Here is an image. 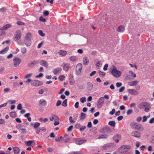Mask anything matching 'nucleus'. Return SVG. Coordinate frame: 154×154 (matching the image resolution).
Returning a JSON list of instances; mask_svg holds the SVG:
<instances>
[{
  "instance_id": "48",
  "label": "nucleus",
  "mask_w": 154,
  "mask_h": 154,
  "mask_svg": "<svg viewBox=\"0 0 154 154\" xmlns=\"http://www.w3.org/2000/svg\"><path fill=\"white\" fill-rule=\"evenodd\" d=\"M61 104V101L60 100H59L57 101V103H56V106H58L60 105Z\"/></svg>"
},
{
  "instance_id": "4",
  "label": "nucleus",
  "mask_w": 154,
  "mask_h": 154,
  "mask_svg": "<svg viewBox=\"0 0 154 154\" xmlns=\"http://www.w3.org/2000/svg\"><path fill=\"white\" fill-rule=\"evenodd\" d=\"M31 34L30 33H28L26 35L24 42L26 45L28 46H29L31 44Z\"/></svg>"
},
{
  "instance_id": "51",
  "label": "nucleus",
  "mask_w": 154,
  "mask_h": 154,
  "mask_svg": "<svg viewBox=\"0 0 154 154\" xmlns=\"http://www.w3.org/2000/svg\"><path fill=\"white\" fill-rule=\"evenodd\" d=\"M72 116H70L69 117V122L71 123H74L75 122V121L74 120H72Z\"/></svg>"
},
{
  "instance_id": "28",
  "label": "nucleus",
  "mask_w": 154,
  "mask_h": 154,
  "mask_svg": "<svg viewBox=\"0 0 154 154\" xmlns=\"http://www.w3.org/2000/svg\"><path fill=\"white\" fill-rule=\"evenodd\" d=\"M86 117V114L82 112L80 116L79 117V119L80 120H82L85 119Z\"/></svg>"
},
{
  "instance_id": "60",
  "label": "nucleus",
  "mask_w": 154,
  "mask_h": 154,
  "mask_svg": "<svg viewBox=\"0 0 154 154\" xmlns=\"http://www.w3.org/2000/svg\"><path fill=\"white\" fill-rule=\"evenodd\" d=\"M10 91V89L8 88H5L3 90L4 92L5 93L9 92Z\"/></svg>"
},
{
  "instance_id": "7",
  "label": "nucleus",
  "mask_w": 154,
  "mask_h": 154,
  "mask_svg": "<svg viewBox=\"0 0 154 154\" xmlns=\"http://www.w3.org/2000/svg\"><path fill=\"white\" fill-rule=\"evenodd\" d=\"M13 61L14 62V66L15 67L19 66L21 61V60L18 57L14 58Z\"/></svg>"
},
{
  "instance_id": "29",
  "label": "nucleus",
  "mask_w": 154,
  "mask_h": 154,
  "mask_svg": "<svg viewBox=\"0 0 154 154\" xmlns=\"http://www.w3.org/2000/svg\"><path fill=\"white\" fill-rule=\"evenodd\" d=\"M108 124L111 126L112 127L114 128L115 127V122L114 121H111L109 122Z\"/></svg>"
},
{
  "instance_id": "24",
  "label": "nucleus",
  "mask_w": 154,
  "mask_h": 154,
  "mask_svg": "<svg viewBox=\"0 0 154 154\" xmlns=\"http://www.w3.org/2000/svg\"><path fill=\"white\" fill-rule=\"evenodd\" d=\"M9 47L8 46L6 47L5 49L0 51V54H2L6 53L9 50Z\"/></svg>"
},
{
  "instance_id": "21",
  "label": "nucleus",
  "mask_w": 154,
  "mask_h": 154,
  "mask_svg": "<svg viewBox=\"0 0 154 154\" xmlns=\"http://www.w3.org/2000/svg\"><path fill=\"white\" fill-rule=\"evenodd\" d=\"M39 104L40 105L44 106L46 104L47 102L45 100L42 99L40 100Z\"/></svg>"
},
{
  "instance_id": "39",
  "label": "nucleus",
  "mask_w": 154,
  "mask_h": 154,
  "mask_svg": "<svg viewBox=\"0 0 154 154\" xmlns=\"http://www.w3.org/2000/svg\"><path fill=\"white\" fill-rule=\"evenodd\" d=\"M107 136L106 135H102L99 136L98 139L106 138L107 137Z\"/></svg>"
},
{
  "instance_id": "16",
  "label": "nucleus",
  "mask_w": 154,
  "mask_h": 154,
  "mask_svg": "<svg viewBox=\"0 0 154 154\" xmlns=\"http://www.w3.org/2000/svg\"><path fill=\"white\" fill-rule=\"evenodd\" d=\"M39 63L40 65L43 66L47 67L48 66V64L46 61L44 60H42L40 61Z\"/></svg>"
},
{
  "instance_id": "64",
  "label": "nucleus",
  "mask_w": 154,
  "mask_h": 154,
  "mask_svg": "<svg viewBox=\"0 0 154 154\" xmlns=\"http://www.w3.org/2000/svg\"><path fill=\"white\" fill-rule=\"evenodd\" d=\"M86 128V127L85 126H82L80 128V130L81 131H83Z\"/></svg>"
},
{
  "instance_id": "58",
  "label": "nucleus",
  "mask_w": 154,
  "mask_h": 154,
  "mask_svg": "<svg viewBox=\"0 0 154 154\" xmlns=\"http://www.w3.org/2000/svg\"><path fill=\"white\" fill-rule=\"evenodd\" d=\"M92 123H91V122H89L87 125V127L88 128H91L92 127Z\"/></svg>"
},
{
  "instance_id": "22",
  "label": "nucleus",
  "mask_w": 154,
  "mask_h": 154,
  "mask_svg": "<svg viewBox=\"0 0 154 154\" xmlns=\"http://www.w3.org/2000/svg\"><path fill=\"white\" fill-rule=\"evenodd\" d=\"M121 136L119 134L115 135L113 137L114 140L115 141L116 143H118L119 142V139H120Z\"/></svg>"
},
{
  "instance_id": "43",
  "label": "nucleus",
  "mask_w": 154,
  "mask_h": 154,
  "mask_svg": "<svg viewBox=\"0 0 154 154\" xmlns=\"http://www.w3.org/2000/svg\"><path fill=\"white\" fill-rule=\"evenodd\" d=\"M38 33L39 34L42 36H44L45 35V34L43 33V31L42 30H39L38 31Z\"/></svg>"
},
{
  "instance_id": "52",
  "label": "nucleus",
  "mask_w": 154,
  "mask_h": 154,
  "mask_svg": "<svg viewBox=\"0 0 154 154\" xmlns=\"http://www.w3.org/2000/svg\"><path fill=\"white\" fill-rule=\"evenodd\" d=\"M136 123L134 122H131L130 124V125L131 127H133L134 128L136 125Z\"/></svg>"
},
{
  "instance_id": "61",
  "label": "nucleus",
  "mask_w": 154,
  "mask_h": 154,
  "mask_svg": "<svg viewBox=\"0 0 154 154\" xmlns=\"http://www.w3.org/2000/svg\"><path fill=\"white\" fill-rule=\"evenodd\" d=\"M125 89V87H121L119 90V92H122L124 91V89Z\"/></svg>"
},
{
  "instance_id": "30",
  "label": "nucleus",
  "mask_w": 154,
  "mask_h": 154,
  "mask_svg": "<svg viewBox=\"0 0 154 154\" xmlns=\"http://www.w3.org/2000/svg\"><path fill=\"white\" fill-rule=\"evenodd\" d=\"M33 143H35V142L34 141L29 140L26 142V144L27 146H31V144Z\"/></svg>"
},
{
  "instance_id": "19",
  "label": "nucleus",
  "mask_w": 154,
  "mask_h": 154,
  "mask_svg": "<svg viewBox=\"0 0 154 154\" xmlns=\"http://www.w3.org/2000/svg\"><path fill=\"white\" fill-rule=\"evenodd\" d=\"M13 149L14 154H19L20 151V148L18 147H14Z\"/></svg>"
},
{
  "instance_id": "33",
  "label": "nucleus",
  "mask_w": 154,
  "mask_h": 154,
  "mask_svg": "<svg viewBox=\"0 0 154 154\" xmlns=\"http://www.w3.org/2000/svg\"><path fill=\"white\" fill-rule=\"evenodd\" d=\"M10 116L12 118H14L16 116V114L14 112H10Z\"/></svg>"
},
{
  "instance_id": "37",
  "label": "nucleus",
  "mask_w": 154,
  "mask_h": 154,
  "mask_svg": "<svg viewBox=\"0 0 154 154\" xmlns=\"http://www.w3.org/2000/svg\"><path fill=\"white\" fill-rule=\"evenodd\" d=\"M80 101L82 103H84L86 101V97H82L80 98Z\"/></svg>"
},
{
  "instance_id": "35",
  "label": "nucleus",
  "mask_w": 154,
  "mask_h": 154,
  "mask_svg": "<svg viewBox=\"0 0 154 154\" xmlns=\"http://www.w3.org/2000/svg\"><path fill=\"white\" fill-rule=\"evenodd\" d=\"M21 51L23 54H25L26 53V49L25 47L21 49Z\"/></svg>"
},
{
  "instance_id": "20",
  "label": "nucleus",
  "mask_w": 154,
  "mask_h": 154,
  "mask_svg": "<svg viewBox=\"0 0 154 154\" xmlns=\"http://www.w3.org/2000/svg\"><path fill=\"white\" fill-rule=\"evenodd\" d=\"M138 83L139 82L138 81L135 80L129 82L128 85L130 86H134L137 85Z\"/></svg>"
},
{
  "instance_id": "2",
  "label": "nucleus",
  "mask_w": 154,
  "mask_h": 154,
  "mask_svg": "<svg viewBox=\"0 0 154 154\" xmlns=\"http://www.w3.org/2000/svg\"><path fill=\"white\" fill-rule=\"evenodd\" d=\"M111 73L114 77L116 78L120 77L122 74L121 72L120 71L118 70L114 66H113L112 70Z\"/></svg>"
},
{
  "instance_id": "40",
  "label": "nucleus",
  "mask_w": 154,
  "mask_h": 154,
  "mask_svg": "<svg viewBox=\"0 0 154 154\" xmlns=\"http://www.w3.org/2000/svg\"><path fill=\"white\" fill-rule=\"evenodd\" d=\"M99 75L100 76L103 78L104 77L105 75V73L102 72H99Z\"/></svg>"
},
{
  "instance_id": "57",
  "label": "nucleus",
  "mask_w": 154,
  "mask_h": 154,
  "mask_svg": "<svg viewBox=\"0 0 154 154\" xmlns=\"http://www.w3.org/2000/svg\"><path fill=\"white\" fill-rule=\"evenodd\" d=\"M115 112V110L114 109H113L112 110V111L109 112V114L113 115L114 114V113Z\"/></svg>"
},
{
  "instance_id": "6",
  "label": "nucleus",
  "mask_w": 154,
  "mask_h": 154,
  "mask_svg": "<svg viewBox=\"0 0 154 154\" xmlns=\"http://www.w3.org/2000/svg\"><path fill=\"white\" fill-rule=\"evenodd\" d=\"M131 135L136 138H139L140 137L141 134L140 132L138 131H134L131 133Z\"/></svg>"
},
{
  "instance_id": "12",
  "label": "nucleus",
  "mask_w": 154,
  "mask_h": 154,
  "mask_svg": "<svg viewBox=\"0 0 154 154\" xmlns=\"http://www.w3.org/2000/svg\"><path fill=\"white\" fill-rule=\"evenodd\" d=\"M16 127L18 129L21 130L23 133H26V130L24 128V126L21 125L20 124H18L17 126Z\"/></svg>"
},
{
  "instance_id": "53",
  "label": "nucleus",
  "mask_w": 154,
  "mask_h": 154,
  "mask_svg": "<svg viewBox=\"0 0 154 154\" xmlns=\"http://www.w3.org/2000/svg\"><path fill=\"white\" fill-rule=\"evenodd\" d=\"M5 124V121L2 119H0V124L4 125Z\"/></svg>"
},
{
  "instance_id": "41",
  "label": "nucleus",
  "mask_w": 154,
  "mask_h": 154,
  "mask_svg": "<svg viewBox=\"0 0 154 154\" xmlns=\"http://www.w3.org/2000/svg\"><path fill=\"white\" fill-rule=\"evenodd\" d=\"M11 27V25L9 24H7L3 27V29L5 30Z\"/></svg>"
},
{
  "instance_id": "32",
  "label": "nucleus",
  "mask_w": 154,
  "mask_h": 154,
  "mask_svg": "<svg viewBox=\"0 0 154 154\" xmlns=\"http://www.w3.org/2000/svg\"><path fill=\"white\" fill-rule=\"evenodd\" d=\"M69 59L72 61H74L77 60V58L76 56H73L70 57Z\"/></svg>"
},
{
  "instance_id": "54",
  "label": "nucleus",
  "mask_w": 154,
  "mask_h": 154,
  "mask_svg": "<svg viewBox=\"0 0 154 154\" xmlns=\"http://www.w3.org/2000/svg\"><path fill=\"white\" fill-rule=\"evenodd\" d=\"M54 120L55 121H58L59 120V118L57 116L55 115H54Z\"/></svg>"
},
{
  "instance_id": "44",
  "label": "nucleus",
  "mask_w": 154,
  "mask_h": 154,
  "mask_svg": "<svg viewBox=\"0 0 154 154\" xmlns=\"http://www.w3.org/2000/svg\"><path fill=\"white\" fill-rule=\"evenodd\" d=\"M96 67L97 69H99L100 67V61H98L96 65Z\"/></svg>"
},
{
  "instance_id": "45",
  "label": "nucleus",
  "mask_w": 154,
  "mask_h": 154,
  "mask_svg": "<svg viewBox=\"0 0 154 154\" xmlns=\"http://www.w3.org/2000/svg\"><path fill=\"white\" fill-rule=\"evenodd\" d=\"M32 75V73H30L26 75L24 77V78L25 79H27V78L30 77Z\"/></svg>"
},
{
  "instance_id": "13",
  "label": "nucleus",
  "mask_w": 154,
  "mask_h": 154,
  "mask_svg": "<svg viewBox=\"0 0 154 154\" xmlns=\"http://www.w3.org/2000/svg\"><path fill=\"white\" fill-rule=\"evenodd\" d=\"M134 128L135 129L141 131H143L144 129L143 128L141 125L137 123H136V125Z\"/></svg>"
},
{
  "instance_id": "1",
  "label": "nucleus",
  "mask_w": 154,
  "mask_h": 154,
  "mask_svg": "<svg viewBox=\"0 0 154 154\" xmlns=\"http://www.w3.org/2000/svg\"><path fill=\"white\" fill-rule=\"evenodd\" d=\"M130 149V146L123 145L119 148L118 151L120 154H124Z\"/></svg>"
},
{
  "instance_id": "26",
  "label": "nucleus",
  "mask_w": 154,
  "mask_h": 154,
  "mask_svg": "<svg viewBox=\"0 0 154 154\" xmlns=\"http://www.w3.org/2000/svg\"><path fill=\"white\" fill-rule=\"evenodd\" d=\"M83 63L84 65H86L88 63L89 60L87 58V57H85L83 58Z\"/></svg>"
},
{
  "instance_id": "47",
  "label": "nucleus",
  "mask_w": 154,
  "mask_h": 154,
  "mask_svg": "<svg viewBox=\"0 0 154 154\" xmlns=\"http://www.w3.org/2000/svg\"><path fill=\"white\" fill-rule=\"evenodd\" d=\"M43 14L45 16H47L49 15V12L48 11H46L43 12Z\"/></svg>"
},
{
  "instance_id": "62",
  "label": "nucleus",
  "mask_w": 154,
  "mask_h": 154,
  "mask_svg": "<svg viewBox=\"0 0 154 154\" xmlns=\"http://www.w3.org/2000/svg\"><path fill=\"white\" fill-rule=\"evenodd\" d=\"M108 67V64H106L104 65V66L103 68V69L105 71L107 69Z\"/></svg>"
},
{
  "instance_id": "63",
  "label": "nucleus",
  "mask_w": 154,
  "mask_h": 154,
  "mask_svg": "<svg viewBox=\"0 0 154 154\" xmlns=\"http://www.w3.org/2000/svg\"><path fill=\"white\" fill-rule=\"evenodd\" d=\"M147 119V117L146 116H144L143 117V119L142 120L143 122H146Z\"/></svg>"
},
{
  "instance_id": "55",
  "label": "nucleus",
  "mask_w": 154,
  "mask_h": 154,
  "mask_svg": "<svg viewBox=\"0 0 154 154\" xmlns=\"http://www.w3.org/2000/svg\"><path fill=\"white\" fill-rule=\"evenodd\" d=\"M17 108L18 110H20L22 108V104L21 103H19L17 106Z\"/></svg>"
},
{
  "instance_id": "50",
  "label": "nucleus",
  "mask_w": 154,
  "mask_h": 154,
  "mask_svg": "<svg viewBox=\"0 0 154 154\" xmlns=\"http://www.w3.org/2000/svg\"><path fill=\"white\" fill-rule=\"evenodd\" d=\"M122 85V83L120 82H117L116 84V87L119 88Z\"/></svg>"
},
{
  "instance_id": "9",
  "label": "nucleus",
  "mask_w": 154,
  "mask_h": 154,
  "mask_svg": "<svg viewBox=\"0 0 154 154\" xmlns=\"http://www.w3.org/2000/svg\"><path fill=\"white\" fill-rule=\"evenodd\" d=\"M22 34L21 32L19 30L17 31L16 32L15 36L14 38V40L17 41L20 39L21 37Z\"/></svg>"
},
{
  "instance_id": "49",
  "label": "nucleus",
  "mask_w": 154,
  "mask_h": 154,
  "mask_svg": "<svg viewBox=\"0 0 154 154\" xmlns=\"http://www.w3.org/2000/svg\"><path fill=\"white\" fill-rule=\"evenodd\" d=\"M133 112V110L132 109H129L127 112V115H129L131 114Z\"/></svg>"
},
{
  "instance_id": "42",
  "label": "nucleus",
  "mask_w": 154,
  "mask_h": 154,
  "mask_svg": "<svg viewBox=\"0 0 154 154\" xmlns=\"http://www.w3.org/2000/svg\"><path fill=\"white\" fill-rule=\"evenodd\" d=\"M63 137H56L55 139V140L57 142H59L60 141L61 139H63Z\"/></svg>"
},
{
  "instance_id": "46",
  "label": "nucleus",
  "mask_w": 154,
  "mask_h": 154,
  "mask_svg": "<svg viewBox=\"0 0 154 154\" xmlns=\"http://www.w3.org/2000/svg\"><path fill=\"white\" fill-rule=\"evenodd\" d=\"M87 85L88 86V88H91L93 87L92 84L91 82H88L87 84Z\"/></svg>"
},
{
  "instance_id": "36",
  "label": "nucleus",
  "mask_w": 154,
  "mask_h": 154,
  "mask_svg": "<svg viewBox=\"0 0 154 154\" xmlns=\"http://www.w3.org/2000/svg\"><path fill=\"white\" fill-rule=\"evenodd\" d=\"M65 76L64 75H61L59 77V79L60 81H63L64 80Z\"/></svg>"
},
{
  "instance_id": "38",
  "label": "nucleus",
  "mask_w": 154,
  "mask_h": 154,
  "mask_svg": "<svg viewBox=\"0 0 154 154\" xmlns=\"http://www.w3.org/2000/svg\"><path fill=\"white\" fill-rule=\"evenodd\" d=\"M129 73L131 74V76H133L134 78L136 77V74L134 73L133 72L131 71H130L129 72Z\"/></svg>"
},
{
  "instance_id": "34",
  "label": "nucleus",
  "mask_w": 154,
  "mask_h": 154,
  "mask_svg": "<svg viewBox=\"0 0 154 154\" xmlns=\"http://www.w3.org/2000/svg\"><path fill=\"white\" fill-rule=\"evenodd\" d=\"M62 105L63 106L66 107L67 106V99H65L62 103Z\"/></svg>"
},
{
  "instance_id": "5",
  "label": "nucleus",
  "mask_w": 154,
  "mask_h": 154,
  "mask_svg": "<svg viewBox=\"0 0 154 154\" xmlns=\"http://www.w3.org/2000/svg\"><path fill=\"white\" fill-rule=\"evenodd\" d=\"M74 142L76 144L81 145L86 141V140L81 138H74L73 139Z\"/></svg>"
},
{
  "instance_id": "23",
  "label": "nucleus",
  "mask_w": 154,
  "mask_h": 154,
  "mask_svg": "<svg viewBox=\"0 0 154 154\" xmlns=\"http://www.w3.org/2000/svg\"><path fill=\"white\" fill-rule=\"evenodd\" d=\"M125 30V28L123 26H120L118 27L117 31L119 32H122Z\"/></svg>"
},
{
  "instance_id": "17",
  "label": "nucleus",
  "mask_w": 154,
  "mask_h": 154,
  "mask_svg": "<svg viewBox=\"0 0 154 154\" xmlns=\"http://www.w3.org/2000/svg\"><path fill=\"white\" fill-rule=\"evenodd\" d=\"M70 67L69 64V63L64 64L63 68V69L66 72H67Z\"/></svg>"
},
{
  "instance_id": "31",
  "label": "nucleus",
  "mask_w": 154,
  "mask_h": 154,
  "mask_svg": "<svg viewBox=\"0 0 154 154\" xmlns=\"http://www.w3.org/2000/svg\"><path fill=\"white\" fill-rule=\"evenodd\" d=\"M40 124L39 122H36L34 124L33 127L35 129H36L40 126Z\"/></svg>"
},
{
  "instance_id": "15",
  "label": "nucleus",
  "mask_w": 154,
  "mask_h": 154,
  "mask_svg": "<svg viewBox=\"0 0 154 154\" xmlns=\"http://www.w3.org/2000/svg\"><path fill=\"white\" fill-rule=\"evenodd\" d=\"M38 63V60H34L32 62L29 63L28 64V67H32Z\"/></svg>"
},
{
  "instance_id": "18",
  "label": "nucleus",
  "mask_w": 154,
  "mask_h": 154,
  "mask_svg": "<svg viewBox=\"0 0 154 154\" xmlns=\"http://www.w3.org/2000/svg\"><path fill=\"white\" fill-rule=\"evenodd\" d=\"M75 80L72 75H71L69 77V83L71 85H73L75 84Z\"/></svg>"
},
{
  "instance_id": "10",
  "label": "nucleus",
  "mask_w": 154,
  "mask_h": 154,
  "mask_svg": "<svg viewBox=\"0 0 154 154\" xmlns=\"http://www.w3.org/2000/svg\"><path fill=\"white\" fill-rule=\"evenodd\" d=\"M137 106L139 109H142L146 106H149V104L146 102H143L139 104Z\"/></svg>"
},
{
  "instance_id": "56",
  "label": "nucleus",
  "mask_w": 154,
  "mask_h": 154,
  "mask_svg": "<svg viewBox=\"0 0 154 154\" xmlns=\"http://www.w3.org/2000/svg\"><path fill=\"white\" fill-rule=\"evenodd\" d=\"M39 20L43 22H45L46 20L45 19L43 18L42 17H40L39 18Z\"/></svg>"
},
{
  "instance_id": "14",
  "label": "nucleus",
  "mask_w": 154,
  "mask_h": 154,
  "mask_svg": "<svg viewBox=\"0 0 154 154\" xmlns=\"http://www.w3.org/2000/svg\"><path fill=\"white\" fill-rule=\"evenodd\" d=\"M40 81L37 80H34L31 82V84L33 86L37 87L40 85Z\"/></svg>"
},
{
  "instance_id": "59",
  "label": "nucleus",
  "mask_w": 154,
  "mask_h": 154,
  "mask_svg": "<svg viewBox=\"0 0 154 154\" xmlns=\"http://www.w3.org/2000/svg\"><path fill=\"white\" fill-rule=\"evenodd\" d=\"M7 104V103H5L3 104H1L0 105V109L1 108L4 107H5L6 106Z\"/></svg>"
},
{
  "instance_id": "11",
  "label": "nucleus",
  "mask_w": 154,
  "mask_h": 154,
  "mask_svg": "<svg viewBox=\"0 0 154 154\" xmlns=\"http://www.w3.org/2000/svg\"><path fill=\"white\" fill-rule=\"evenodd\" d=\"M128 92L130 94L134 95H137L139 94L138 92L134 89H129Z\"/></svg>"
},
{
  "instance_id": "8",
  "label": "nucleus",
  "mask_w": 154,
  "mask_h": 154,
  "mask_svg": "<svg viewBox=\"0 0 154 154\" xmlns=\"http://www.w3.org/2000/svg\"><path fill=\"white\" fill-rule=\"evenodd\" d=\"M104 102L103 97H101L99 98L97 102V105L98 108H101L103 105Z\"/></svg>"
},
{
  "instance_id": "3",
  "label": "nucleus",
  "mask_w": 154,
  "mask_h": 154,
  "mask_svg": "<svg viewBox=\"0 0 154 154\" xmlns=\"http://www.w3.org/2000/svg\"><path fill=\"white\" fill-rule=\"evenodd\" d=\"M82 67V64L81 63H79L76 65L75 73L77 76H79L81 74V71Z\"/></svg>"
},
{
  "instance_id": "25",
  "label": "nucleus",
  "mask_w": 154,
  "mask_h": 154,
  "mask_svg": "<svg viewBox=\"0 0 154 154\" xmlns=\"http://www.w3.org/2000/svg\"><path fill=\"white\" fill-rule=\"evenodd\" d=\"M61 70L62 69L61 68H57L54 70L53 71V73L54 74H57L59 72H60L61 71Z\"/></svg>"
},
{
  "instance_id": "27",
  "label": "nucleus",
  "mask_w": 154,
  "mask_h": 154,
  "mask_svg": "<svg viewBox=\"0 0 154 154\" xmlns=\"http://www.w3.org/2000/svg\"><path fill=\"white\" fill-rule=\"evenodd\" d=\"M67 52L66 51H63L62 50H60L58 52V54L62 56H65L67 54Z\"/></svg>"
}]
</instances>
